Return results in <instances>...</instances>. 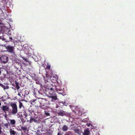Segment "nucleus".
<instances>
[{"mask_svg": "<svg viewBox=\"0 0 135 135\" xmlns=\"http://www.w3.org/2000/svg\"><path fill=\"white\" fill-rule=\"evenodd\" d=\"M52 85L50 84L49 85V86H47L45 87V93L49 98L52 99V101H54L56 100L57 98V95L52 87Z\"/></svg>", "mask_w": 135, "mask_h": 135, "instance_id": "obj_1", "label": "nucleus"}, {"mask_svg": "<svg viewBox=\"0 0 135 135\" xmlns=\"http://www.w3.org/2000/svg\"><path fill=\"white\" fill-rule=\"evenodd\" d=\"M12 108L11 113L12 114H15L18 112V109L17 104L15 103H13L11 104Z\"/></svg>", "mask_w": 135, "mask_h": 135, "instance_id": "obj_2", "label": "nucleus"}, {"mask_svg": "<svg viewBox=\"0 0 135 135\" xmlns=\"http://www.w3.org/2000/svg\"><path fill=\"white\" fill-rule=\"evenodd\" d=\"M57 113L59 115L62 116L69 115L67 112L62 110L60 108L57 110Z\"/></svg>", "mask_w": 135, "mask_h": 135, "instance_id": "obj_3", "label": "nucleus"}, {"mask_svg": "<svg viewBox=\"0 0 135 135\" xmlns=\"http://www.w3.org/2000/svg\"><path fill=\"white\" fill-rule=\"evenodd\" d=\"M38 101L42 106H45L48 103V100L46 99L41 98Z\"/></svg>", "mask_w": 135, "mask_h": 135, "instance_id": "obj_4", "label": "nucleus"}, {"mask_svg": "<svg viewBox=\"0 0 135 135\" xmlns=\"http://www.w3.org/2000/svg\"><path fill=\"white\" fill-rule=\"evenodd\" d=\"M1 62L3 63H6L8 61V57L5 55L1 57Z\"/></svg>", "mask_w": 135, "mask_h": 135, "instance_id": "obj_5", "label": "nucleus"}, {"mask_svg": "<svg viewBox=\"0 0 135 135\" xmlns=\"http://www.w3.org/2000/svg\"><path fill=\"white\" fill-rule=\"evenodd\" d=\"M19 102V108L20 109L22 110H25V102H21L20 101H18Z\"/></svg>", "mask_w": 135, "mask_h": 135, "instance_id": "obj_6", "label": "nucleus"}, {"mask_svg": "<svg viewBox=\"0 0 135 135\" xmlns=\"http://www.w3.org/2000/svg\"><path fill=\"white\" fill-rule=\"evenodd\" d=\"M6 49L9 52L12 53L14 50V47L10 45H8L6 47Z\"/></svg>", "mask_w": 135, "mask_h": 135, "instance_id": "obj_7", "label": "nucleus"}, {"mask_svg": "<svg viewBox=\"0 0 135 135\" xmlns=\"http://www.w3.org/2000/svg\"><path fill=\"white\" fill-rule=\"evenodd\" d=\"M8 120L10 122V124H11L12 127H15L16 123L15 120L14 119H9Z\"/></svg>", "mask_w": 135, "mask_h": 135, "instance_id": "obj_8", "label": "nucleus"}, {"mask_svg": "<svg viewBox=\"0 0 135 135\" xmlns=\"http://www.w3.org/2000/svg\"><path fill=\"white\" fill-rule=\"evenodd\" d=\"M2 108V110L4 112L5 114L6 113V111H8L9 109V107L6 105L3 106Z\"/></svg>", "mask_w": 135, "mask_h": 135, "instance_id": "obj_9", "label": "nucleus"}, {"mask_svg": "<svg viewBox=\"0 0 135 135\" xmlns=\"http://www.w3.org/2000/svg\"><path fill=\"white\" fill-rule=\"evenodd\" d=\"M9 132L10 135H16L17 133L16 131L12 130V129L10 128Z\"/></svg>", "mask_w": 135, "mask_h": 135, "instance_id": "obj_10", "label": "nucleus"}, {"mask_svg": "<svg viewBox=\"0 0 135 135\" xmlns=\"http://www.w3.org/2000/svg\"><path fill=\"white\" fill-rule=\"evenodd\" d=\"M90 131L89 129L88 128L85 129L83 135H89V134Z\"/></svg>", "mask_w": 135, "mask_h": 135, "instance_id": "obj_11", "label": "nucleus"}, {"mask_svg": "<svg viewBox=\"0 0 135 135\" xmlns=\"http://www.w3.org/2000/svg\"><path fill=\"white\" fill-rule=\"evenodd\" d=\"M69 129L68 127L67 126L64 125L62 128V130L64 131H66Z\"/></svg>", "mask_w": 135, "mask_h": 135, "instance_id": "obj_12", "label": "nucleus"}, {"mask_svg": "<svg viewBox=\"0 0 135 135\" xmlns=\"http://www.w3.org/2000/svg\"><path fill=\"white\" fill-rule=\"evenodd\" d=\"M15 84L16 85V88H16L17 91H18V90L20 88V87L19 85V83L15 81Z\"/></svg>", "mask_w": 135, "mask_h": 135, "instance_id": "obj_13", "label": "nucleus"}, {"mask_svg": "<svg viewBox=\"0 0 135 135\" xmlns=\"http://www.w3.org/2000/svg\"><path fill=\"white\" fill-rule=\"evenodd\" d=\"M30 123H31L32 122V121L33 120L35 122H38V120H37L36 119L34 118H32L31 116V117H30Z\"/></svg>", "mask_w": 135, "mask_h": 135, "instance_id": "obj_14", "label": "nucleus"}, {"mask_svg": "<svg viewBox=\"0 0 135 135\" xmlns=\"http://www.w3.org/2000/svg\"><path fill=\"white\" fill-rule=\"evenodd\" d=\"M0 40H1L3 41H4L5 42H6L7 41H9L5 38L3 36H0Z\"/></svg>", "mask_w": 135, "mask_h": 135, "instance_id": "obj_15", "label": "nucleus"}, {"mask_svg": "<svg viewBox=\"0 0 135 135\" xmlns=\"http://www.w3.org/2000/svg\"><path fill=\"white\" fill-rule=\"evenodd\" d=\"M28 110H24L23 112V115L25 116V117H26L27 116Z\"/></svg>", "mask_w": 135, "mask_h": 135, "instance_id": "obj_16", "label": "nucleus"}, {"mask_svg": "<svg viewBox=\"0 0 135 135\" xmlns=\"http://www.w3.org/2000/svg\"><path fill=\"white\" fill-rule=\"evenodd\" d=\"M72 130H74L75 133H77L78 134H79L80 131L79 129H74L73 128V129H72Z\"/></svg>", "mask_w": 135, "mask_h": 135, "instance_id": "obj_17", "label": "nucleus"}, {"mask_svg": "<svg viewBox=\"0 0 135 135\" xmlns=\"http://www.w3.org/2000/svg\"><path fill=\"white\" fill-rule=\"evenodd\" d=\"M21 128L24 131V132H26V131L27 129V127H24L23 126L21 127Z\"/></svg>", "mask_w": 135, "mask_h": 135, "instance_id": "obj_18", "label": "nucleus"}, {"mask_svg": "<svg viewBox=\"0 0 135 135\" xmlns=\"http://www.w3.org/2000/svg\"><path fill=\"white\" fill-rule=\"evenodd\" d=\"M10 126L9 124L8 123H6L4 124V126L7 128H8L9 126Z\"/></svg>", "mask_w": 135, "mask_h": 135, "instance_id": "obj_19", "label": "nucleus"}, {"mask_svg": "<svg viewBox=\"0 0 135 135\" xmlns=\"http://www.w3.org/2000/svg\"><path fill=\"white\" fill-rule=\"evenodd\" d=\"M45 106H42V105H40L39 107L42 109H46V107H44Z\"/></svg>", "mask_w": 135, "mask_h": 135, "instance_id": "obj_20", "label": "nucleus"}, {"mask_svg": "<svg viewBox=\"0 0 135 135\" xmlns=\"http://www.w3.org/2000/svg\"><path fill=\"white\" fill-rule=\"evenodd\" d=\"M31 102L32 103H33L34 102H35V103H36V102H37L38 101L36 100H31Z\"/></svg>", "mask_w": 135, "mask_h": 135, "instance_id": "obj_21", "label": "nucleus"}, {"mask_svg": "<svg viewBox=\"0 0 135 135\" xmlns=\"http://www.w3.org/2000/svg\"><path fill=\"white\" fill-rule=\"evenodd\" d=\"M82 121L83 122L85 123L87 122L88 121L87 119H84L82 120Z\"/></svg>", "mask_w": 135, "mask_h": 135, "instance_id": "obj_22", "label": "nucleus"}, {"mask_svg": "<svg viewBox=\"0 0 135 135\" xmlns=\"http://www.w3.org/2000/svg\"><path fill=\"white\" fill-rule=\"evenodd\" d=\"M29 92L27 90H25V95H27L29 94Z\"/></svg>", "mask_w": 135, "mask_h": 135, "instance_id": "obj_23", "label": "nucleus"}, {"mask_svg": "<svg viewBox=\"0 0 135 135\" xmlns=\"http://www.w3.org/2000/svg\"><path fill=\"white\" fill-rule=\"evenodd\" d=\"M50 66H51L49 64H47L46 68L47 69H49L50 68Z\"/></svg>", "mask_w": 135, "mask_h": 135, "instance_id": "obj_24", "label": "nucleus"}, {"mask_svg": "<svg viewBox=\"0 0 135 135\" xmlns=\"http://www.w3.org/2000/svg\"><path fill=\"white\" fill-rule=\"evenodd\" d=\"M77 128V127H76L75 126H73L71 127V129H73V128L74 129H76Z\"/></svg>", "mask_w": 135, "mask_h": 135, "instance_id": "obj_25", "label": "nucleus"}, {"mask_svg": "<svg viewBox=\"0 0 135 135\" xmlns=\"http://www.w3.org/2000/svg\"><path fill=\"white\" fill-rule=\"evenodd\" d=\"M1 86L4 89V90H5V86L4 85L2 84H1Z\"/></svg>", "mask_w": 135, "mask_h": 135, "instance_id": "obj_26", "label": "nucleus"}, {"mask_svg": "<svg viewBox=\"0 0 135 135\" xmlns=\"http://www.w3.org/2000/svg\"><path fill=\"white\" fill-rule=\"evenodd\" d=\"M9 88V87L8 86L6 85L5 86V89H8Z\"/></svg>", "mask_w": 135, "mask_h": 135, "instance_id": "obj_27", "label": "nucleus"}, {"mask_svg": "<svg viewBox=\"0 0 135 135\" xmlns=\"http://www.w3.org/2000/svg\"><path fill=\"white\" fill-rule=\"evenodd\" d=\"M54 77H55L56 80L58 79V77L57 75H55Z\"/></svg>", "mask_w": 135, "mask_h": 135, "instance_id": "obj_28", "label": "nucleus"}, {"mask_svg": "<svg viewBox=\"0 0 135 135\" xmlns=\"http://www.w3.org/2000/svg\"><path fill=\"white\" fill-rule=\"evenodd\" d=\"M26 62H28L29 63L30 65L31 64V62L30 61H29L27 60H26Z\"/></svg>", "mask_w": 135, "mask_h": 135, "instance_id": "obj_29", "label": "nucleus"}, {"mask_svg": "<svg viewBox=\"0 0 135 135\" xmlns=\"http://www.w3.org/2000/svg\"><path fill=\"white\" fill-rule=\"evenodd\" d=\"M18 95L21 98L22 96H21V94H20V93L19 92L18 93Z\"/></svg>", "mask_w": 135, "mask_h": 135, "instance_id": "obj_30", "label": "nucleus"}, {"mask_svg": "<svg viewBox=\"0 0 135 135\" xmlns=\"http://www.w3.org/2000/svg\"><path fill=\"white\" fill-rule=\"evenodd\" d=\"M45 114L47 115V116H49L50 115V114L49 113H45Z\"/></svg>", "mask_w": 135, "mask_h": 135, "instance_id": "obj_31", "label": "nucleus"}, {"mask_svg": "<svg viewBox=\"0 0 135 135\" xmlns=\"http://www.w3.org/2000/svg\"><path fill=\"white\" fill-rule=\"evenodd\" d=\"M9 38L11 40H12V37H11V36H9Z\"/></svg>", "mask_w": 135, "mask_h": 135, "instance_id": "obj_32", "label": "nucleus"}, {"mask_svg": "<svg viewBox=\"0 0 135 135\" xmlns=\"http://www.w3.org/2000/svg\"><path fill=\"white\" fill-rule=\"evenodd\" d=\"M57 135H61L59 132H58L57 133Z\"/></svg>", "mask_w": 135, "mask_h": 135, "instance_id": "obj_33", "label": "nucleus"}, {"mask_svg": "<svg viewBox=\"0 0 135 135\" xmlns=\"http://www.w3.org/2000/svg\"><path fill=\"white\" fill-rule=\"evenodd\" d=\"M4 117L5 118H6L7 117V116L6 115V114L4 116Z\"/></svg>", "mask_w": 135, "mask_h": 135, "instance_id": "obj_34", "label": "nucleus"}, {"mask_svg": "<svg viewBox=\"0 0 135 135\" xmlns=\"http://www.w3.org/2000/svg\"><path fill=\"white\" fill-rule=\"evenodd\" d=\"M1 128H0V133H1Z\"/></svg>", "mask_w": 135, "mask_h": 135, "instance_id": "obj_35", "label": "nucleus"}, {"mask_svg": "<svg viewBox=\"0 0 135 135\" xmlns=\"http://www.w3.org/2000/svg\"><path fill=\"white\" fill-rule=\"evenodd\" d=\"M1 70L0 69V74H1Z\"/></svg>", "mask_w": 135, "mask_h": 135, "instance_id": "obj_36", "label": "nucleus"}, {"mask_svg": "<svg viewBox=\"0 0 135 135\" xmlns=\"http://www.w3.org/2000/svg\"><path fill=\"white\" fill-rule=\"evenodd\" d=\"M65 135H69L68 134H65Z\"/></svg>", "mask_w": 135, "mask_h": 135, "instance_id": "obj_37", "label": "nucleus"}, {"mask_svg": "<svg viewBox=\"0 0 135 135\" xmlns=\"http://www.w3.org/2000/svg\"><path fill=\"white\" fill-rule=\"evenodd\" d=\"M46 77H47V75H46Z\"/></svg>", "mask_w": 135, "mask_h": 135, "instance_id": "obj_38", "label": "nucleus"}, {"mask_svg": "<svg viewBox=\"0 0 135 135\" xmlns=\"http://www.w3.org/2000/svg\"><path fill=\"white\" fill-rule=\"evenodd\" d=\"M12 88H13V89H14L13 88V87H12Z\"/></svg>", "mask_w": 135, "mask_h": 135, "instance_id": "obj_39", "label": "nucleus"}, {"mask_svg": "<svg viewBox=\"0 0 135 135\" xmlns=\"http://www.w3.org/2000/svg\"><path fill=\"white\" fill-rule=\"evenodd\" d=\"M36 83H37V84H38L36 82Z\"/></svg>", "mask_w": 135, "mask_h": 135, "instance_id": "obj_40", "label": "nucleus"}, {"mask_svg": "<svg viewBox=\"0 0 135 135\" xmlns=\"http://www.w3.org/2000/svg\"><path fill=\"white\" fill-rule=\"evenodd\" d=\"M58 90H60L59 89H58Z\"/></svg>", "mask_w": 135, "mask_h": 135, "instance_id": "obj_41", "label": "nucleus"}, {"mask_svg": "<svg viewBox=\"0 0 135 135\" xmlns=\"http://www.w3.org/2000/svg\"><path fill=\"white\" fill-rule=\"evenodd\" d=\"M60 94H61V93H60Z\"/></svg>", "mask_w": 135, "mask_h": 135, "instance_id": "obj_42", "label": "nucleus"}, {"mask_svg": "<svg viewBox=\"0 0 135 135\" xmlns=\"http://www.w3.org/2000/svg\"><path fill=\"white\" fill-rule=\"evenodd\" d=\"M1 24V23H0V24Z\"/></svg>", "mask_w": 135, "mask_h": 135, "instance_id": "obj_43", "label": "nucleus"}]
</instances>
